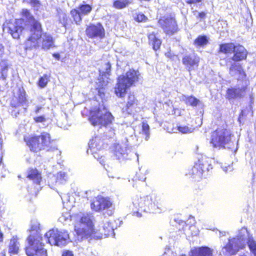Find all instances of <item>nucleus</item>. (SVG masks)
<instances>
[{"mask_svg": "<svg viewBox=\"0 0 256 256\" xmlns=\"http://www.w3.org/2000/svg\"><path fill=\"white\" fill-rule=\"evenodd\" d=\"M36 253H37V252H36L35 254H34L32 256H38ZM46 256H47V252L46 251Z\"/></svg>", "mask_w": 256, "mask_h": 256, "instance_id": "13d9d810", "label": "nucleus"}, {"mask_svg": "<svg viewBox=\"0 0 256 256\" xmlns=\"http://www.w3.org/2000/svg\"><path fill=\"white\" fill-rule=\"evenodd\" d=\"M136 102L137 101L135 98L133 94H130L128 96L126 106L128 108L132 107L134 104H136Z\"/></svg>", "mask_w": 256, "mask_h": 256, "instance_id": "4c0bfd02", "label": "nucleus"}, {"mask_svg": "<svg viewBox=\"0 0 256 256\" xmlns=\"http://www.w3.org/2000/svg\"><path fill=\"white\" fill-rule=\"evenodd\" d=\"M180 256H186V255L184 254H182Z\"/></svg>", "mask_w": 256, "mask_h": 256, "instance_id": "052dcab7", "label": "nucleus"}, {"mask_svg": "<svg viewBox=\"0 0 256 256\" xmlns=\"http://www.w3.org/2000/svg\"><path fill=\"white\" fill-rule=\"evenodd\" d=\"M70 14L74 18V21L76 24H78L82 20L81 13L77 10L74 9L71 10Z\"/></svg>", "mask_w": 256, "mask_h": 256, "instance_id": "c9c22d12", "label": "nucleus"}, {"mask_svg": "<svg viewBox=\"0 0 256 256\" xmlns=\"http://www.w3.org/2000/svg\"><path fill=\"white\" fill-rule=\"evenodd\" d=\"M44 108L42 106H36L34 110V113L36 114H40Z\"/></svg>", "mask_w": 256, "mask_h": 256, "instance_id": "de8ad7c7", "label": "nucleus"}, {"mask_svg": "<svg viewBox=\"0 0 256 256\" xmlns=\"http://www.w3.org/2000/svg\"><path fill=\"white\" fill-rule=\"evenodd\" d=\"M149 43L153 46L154 50H156L160 48L162 42L160 39L157 38L154 33L148 35Z\"/></svg>", "mask_w": 256, "mask_h": 256, "instance_id": "bb28decb", "label": "nucleus"}, {"mask_svg": "<svg viewBox=\"0 0 256 256\" xmlns=\"http://www.w3.org/2000/svg\"><path fill=\"white\" fill-rule=\"evenodd\" d=\"M99 96L102 98L104 96V90L103 88L100 89L98 91Z\"/></svg>", "mask_w": 256, "mask_h": 256, "instance_id": "3c124183", "label": "nucleus"}, {"mask_svg": "<svg viewBox=\"0 0 256 256\" xmlns=\"http://www.w3.org/2000/svg\"><path fill=\"white\" fill-rule=\"evenodd\" d=\"M59 20L60 23H61L62 25H64L66 23V15L64 13H60L59 14Z\"/></svg>", "mask_w": 256, "mask_h": 256, "instance_id": "37998d69", "label": "nucleus"}, {"mask_svg": "<svg viewBox=\"0 0 256 256\" xmlns=\"http://www.w3.org/2000/svg\"><path fill=\"white\" fill-rule=\"evenodd\" d=\"M26 102L27 100L24 89L22 88H20L18 96H14L10 102V106L14 108L11 111L12 115L14 117H17L22 110H23L24 112L26 111V108H24V106L26 104Z\"/></svg>", "mask_w": 256, "mask_h": 256, "instance_id": "f8f14e48", "label": "nucleus"}, {"mask_svg": "<svg viewBox=\"0 0 256 256\" xmlns=\"http://www.w3.org/2000/svg\"><path fill=\"white\" fill-rule=\"evenodd\" d=\"M235 46L232 43L222 44L220 45L219 52L224 54L233 52Z\"/></svg>", "mask_w": 256, "mask_h": 256, "instance_id": "c756f323", "label": "nucleus"}, {"mask_svg": "<svg viewBox=\"0 0 256 256\" xmlns=\"http://www.w3.org/2000/svg\"><path fill=\"white\" fill-rule=\"evenodd\" d=\"M102 143V142H101L100 140L98 137H96L90 140L88 143L90 150L92 152H94L97 150H100L101 149Z\"/></svg>", "mask_w": 256, "mask_h": 256, "instance_id": "b1692460", "label": "nucleus"}, {"mask_svg": "<svg viewBox=\"0 0 256 256\" xmlns=\"http://www.w3.org/2000/svg\"><path fill=\"white\" fill-rule=\"evenodd\" d=\"M24 140L30 150L37 152L42 150L46 149L47 151L58 152L57 148L50 146L52 140L50 135L47 132H42L39 136L30 138H25Z\"/></svg>", "mask_w": 256, "mask_h": 256, "instance_id": "39448f33", "label": "nucleus"}, {"mask_svg": "<svg viewBox=\"0 0 256 256\" xmlns=\"http://www.w3.org/2000/svg\"><path fill=\"white\" fill-rule=\"evenodd\" d=\"M139 73L134 70H130L126 74L118 77L115 93L119 97L122 98L126 94V90L132 86L138 79Z\"/></svg>", "mask_w": 256, "mask_h": 256, "instance_id": "6e6552de", "label": "nucleus"}, {"mask_svg": "<svg viewBox=\"0 0 256 256\" xmlns=\"http://www.w3.org/2000/svg\"><path fill=\"white\" fill-rule=\"evenodd\" d=\"M48 76L46 74H44L42 76L38 81V85L41 88H44L47 84L48 82Z\"/></svg>", "mask_w": 256, "mask_h": 256, "instance_id": "ea45409f", "label": "nucleus"}, {"mask_svg": "<svg viewBox=\"0 0 256 256\" xmlns=\"http://www.w3.org/2000/svg\"><path fill=\"white\" fill-rule=\"evenodd\" d=\"M110 71L111 64L108 62H105L102 64L100 68V76H102V78H104L103 76L107 78V76L110 75Z\"/></svg>", "mask_w": 256, "mask_h": 256, "instance_id": "a878e982", "label": "nucleus"}, {"mask_svg": "<svg viewBox=\"0 0 256 256\" xmlns=\"http://www.w3.org/2000/svg\"><path fill=\"white\" fill-rule=\"evenodd\" d=\"M230 74L235 76L238 80H242L245 78L246 74L241 65L239 63L234 62L231 64L229 70Z\"/></svg>", "mask_w": 256, "mask_h": 256, "instance_id": "f3484780", "label": "nucleus"}, {"mask_svg": "<svg viewBox=\"0 0 256 256\" xmlns=\"http://www.w3.org/2000/svg\"><path fill=\"white\" fill-rule=\"evenodd\" d=\"M202 166H204L203 160H199L193 166L191 170V176L193 178L198 180L202 176L204 170Z\"/></svg>", "mask_w": 256, "mask_h": 256, "instance_id": "412c9836", "label": "nucleus"}, {"mask_svg": "<svg viewBox=\"0 0 256 256\" xmlns=\"http://www.w3.org/2000/svg\"><path fill=\"white\" fill-rule=\"evenodd\" d=\"M202 0H188L187 3L189 4H195L201 2Z\"/></svg>", "mask_w": 256, "mask_h": 256, "instance_id": "864d4df0", "label": "nucleus"}, {"mask_svg": "<svg viewBox=\"0 0 256 256\" xmlns=\"http://www.w3.org/2000/svg\"><path fill=\"white\" fill-rule=\"evenodd\" d=\"M206 14L204 12H199L198 16H197L198 18H200L201 19H204L206 18Z\"/></svg>", "mask_w": 256, "mask_h": 256, "instance_id": "8fccbe9b", "label": "nucleus"}, {"mask_svg": "<svg viewBox=\"0 0 256 256\" xmlns=\"http://www.w3.org/2000/svg\"><path fill=\"white\" fill-rule=\"evenodd\" d=\"M91 208L96 212L106 210V213L108 216H112L114 210L112 202L110 198L102 196L96 198V200L92 203Z\"/></svg>", "mask_w": 256, "mask_h": 256, "instance_id": "ddd939ff", "label": "nucleus"}, {"mask_svg": "<svg viewBox=\"0 0 256 256\" xmlns=\"http://www.w3.org/2000/svg\"><path fill=\"white\" fill-rule=\"evenodd\" d=\"M68 179V174L64 172H60L56 176H53L50 178V181L52 184H54V181L56 183L63 184L65 183Z\"/></svg>", "mask_w": 256, "mask_h": 256, "instance_id": "4be33fe9", "label": "nucleus"}, {"mask_svg": "<svg viewBox=\"0 0 256 256\" xmlns=\"http://www.w3.org/2000/svg\"><path fill=\"white\" fill-rule=\"evenodd\" d=\"M24 2L30 4L32 6L38 8L40 6L39 0H24Z\"/></svg>", "mask_w": 256, "mask_h": 256, "instance_id": "a19ab883", "label": "nucleus"}, {"mask_svg": "<svg viewBox=\"0 0 256 256\" xmlns=\"http://www.w3.org/2000/svg\"><path fill=\"white\" fill-rule=\"evenodd\" d=\"M34 120L36 122H44L46 120V116L44 114L42 116H35L34 118Z\"/></svg>", "mask_w": 256, "mask_h": 256, "instance_id": "79ce46f5", "label": "nucleus"}, {"mask_svg": "<svg viewBox=\"0 0 256 256\" xmlns=\"http://www.w3.org/2000/svg\"><path fill=\"white\" fill-rule=\"evenodd\" d=\"M86 33L90 38L100 37L104 36V29L102 25L98 24L96 25H90L86 30Z\"/></svg>", "mask_w": 256, "mask_h": 256, "instance_id": "dca6fc26", "label": "nucleus"}, {"mask_svg": "<svg viewBox=\"0 0 256 256\" xmlns=\"http://www.w3.org/2000/svg\"><path fill=\"white\" fill-rule=\"evenodd\" d=\"M246 86H244L229 88L226 90V98L229 100L242 98L246 95Z\"/></svg>", "mask_w": 256, "mask_h": 256, "instance_id": "2eb2a0df", "label": "nucleus"}, {"mask_svg": "<svg viewBox=\"0 0 256 256\" xmlns=\"http://www.w3.org/2000/svg\"><path fill=\"white\" fill-rule=\"evenodd\" d=\"M163 256H178L176 253L168 249L163 254Z\"/></svg>", "mask_w": 256, "mask_h": 256, "instance_id": "c03bdc74", "label": "nucleus"}, {"mask_svg": "<svg viewBox=\"0 0 256 256\" xmlns=\"http://www.w3.org/2000/svg\"><path fill=\"white\" fill-rule=\"evenodd\" d=\"M178 131L182 134H187L192 132L193 129L186 126H178Z\"/></svg>", "mask_w": 256, "mask_h": 256, "instance_id": "58836bf2", "label": "nucleus"}, {"mask_svg": "<svg viewBox=\"0 0 256 256\" xmlns=\"http://www.w3.org/2000/svg\"><path fill=\"white\" fill-rule=\"evenodd\" d=\"M240 256H246V254H242V255H241Z\"/></svg>", "mask_w": 256, "mask_h": 256, "instance_id": "bf43d9fd", "label": "nucleus"}, {"mask_svg": "<svg viewBox=\"0 0 256 256\" xmlns=\"http://www.w3.org/2000/svg\"><path fill=\"white\" fill-rule=\"evenodd\" d=\"M158 24L168 35L172 36L178 31V26L175 19L172 18H162L159 20Z\"/></svg>", "mask_w": 256, "mask_h": 256, "instance_id": "4468645a", "label": "nucleus"}, {"mask_svg": "<svg viewBox=\"0 0 256 256\" xmlns=\"http://www.w3.org/2000/svg\"><path fill=\"white\" fill-rule=\"evenodd\" d=\"M114 119V118L111 113L108 112L103 104L100 105L98 108L92 111L89 118L92 125L104 126L111 124Z\"/></svg>", "mask_w": 256, "mask_h": 256, "instance_id": "1a4fd4ad", "label": "nucleus"}, {"mask_svg": "<svg viewBox=\"0 0 256 256\" xmlns=\"http://www.w3.org/2000/svg\"><path fill=\"white\" fill-rule=\"evenodd\" d=\"M199 58L194 55H186L182 60V62L189 71L194 68V66L197 67L199 62Z\"/></svg>", "mask_w": 256, "mask_h": 256, "instance_id": "a211bd4d", "label": "nucleus"}, {"mask_svg": "<svg viewBox=\"0 0 256 256\" xmlns=\"http://www.w3.org/2000/svg\"><path fill=\"white\" fill-rule=\"evenodd\" d=\"M40 230L38 223L36 222L32 226L30 234L27 238L28 246L26 247L27 256H32L37 251L38 256H46V250L42 245V236Z\"/></svg>", "mask_w": 256, "mask_h": 256, "instance_id": "7ed1b4c3", "label": "nucleus"}, {"mask_svg": "<svg viewBox=\"0 0 256 256\" xmlns=\"http://www.w3.org/2000/svg\"><path fill=\"white\" fill-rule=\"evenodd\" d=\"M94 217L91 214H84L75 226V230L78 236V240L94 238Z\"/></svg>", "mask_w": 256, "mask_h": 256, "instance_id": "0eeeda50", "label": "nucleus"}, {"mask_svg": "<svg viewBox=\"0 0 256 256\" xmlns=\"http://www.w3.org/2000/svg\"><path fill=\"white\" fill-rule=\"evenodd\" d=\"M28 178L32 180L36 184H40L41 180L40 174L36 169L30 170L28 173Z\"/></svg>", "mask_w": 256, "mask_h": 256, "instance_id": "c85d7f7f", "label": "nucleus"}, {"mask_svg": "<svg viewBox=\"0 0 256 256\" xmlns=\"http://www.w3.org/2000/svg\"><path fill=\"white\" fill-rule=\"evenodd\" d=\"M208 43V39L206 36H199L194 41V44L197 46H203Z\"/></svg>", "mask_w": 256, "mask_h": 256, "instance_id": "2f4dec72", "label": "nucleus"}, {"mask_svg": "<svg viewBox=\"0 0 256 256\" xmlns=\"http://www.w3.org/2000/svg\"><path fill=\"white\" fill-rule=\"evenodd\" d=\"M156 196L154 194H150L143 197L138 198L136 196L133 198L132 206L136 210H134V215L138 217H141L142 214L138 211L144 212H153L157 209L158 206V202L156 200Z\"/></svg>", "mask_w": 256, "mask_h": 256, "instance_id": "20e7f679", "label": "nucleus"}, {"mask_svg": "<svg viewBox=\"0 0 256 256\" xmlns=\"http://www.w3.org/2000/svg\"><path fill=\"white\" fill-rule=\"evenodd\" d=\"M140 134L144 136V138L146 140H148L150 137V126L148 124L144 122H142Z\"/></svg>", "mask_w": 256, "mask_h": 256, "instance_id": "473e14b6", "label": "nucleus"}, {"mask_svg": "<svg viewBox=\"0 0 256 256\" xmlns=\"http://www.w3.org/2000/svg\"><path fill=\"white\" fill-rule=\"evenodd\" d=\"M116 223V220L110 222H108L104 224L102 228L104 233L105 236H108L110 234H114V230L116 227L115 226L114 224Z\"/></svg>", "mask_w": 256, "mask_h": 256, "instance_id": "5701e85b", "label": "nucleus"}, {"mask_svg": "<svg viewBox=\"0 0 256 256\" xmlns=\"http://www.w3.org/2000/svg\"><path fill=\"white\" fill-rule=\"evenodd\" d=\"M132 3V0H116L113 2V6L116 9H123Z\"/></svg>", "mask_w": 256, "mask_h": 256, "instance_id": "7c9ffc66", "label": "nucleus"}, {"mask_svg": "<svg viewBox=\"0 0 256 256\" xmlns=\"http://www.w3.org/2000/svg\"><path fill=\"white\" fill-rule=\"evenodd\" d=\"M92 6L88 4H82L80 5L78 7V10L82 14H88L92 11Z\"/></svg>", "mask_w": 256, "mask_h": 256, "instance_id": "f704fd0d", "label": "nucleus"}, {"mask_svg": "<svg viewBox=\"0 0 256 256\" xmlns=\"http://www.w3.org/2000/svg\"><path fill=\"white\" fill-rule=\"evenodd\" d=\"M222 168H223V170L226 172H227L228 171L230 172L232 170V168L230 166H228L222 167Z\"/></svg>", "mask_w": 256, "mask_h": 256, "instance_id": "603ef678", "label": "nucleus"}, {"mask_svg": "<svg viewBox=\"0 0 256 256\" xmlns=\"http://www.w3.org/2000/svg\"><path fill=\"white\" fill-rule=\"evenodd\" d=\"M184 97L186 103L192 106H196L200 102L199 100L193 96H184Z\"/></svg>", "mask_w": 256, "mask_h": 256, "instance_id": "72a5a7b5", "label": "nucleus"}, {"mask_svg": "<svg viewBox=\"0 0 256 256\" xmlns=\"http://www.w3.org/2000/svg\"><path fill=\"white\" fill-rule=\"evenodd\" d=\"M19 246L16 236H13L9 244L8 252L12 254H17L19 250Z\"/></svg>", "mask_w": 256, "mask_h": 256, "instance_id": "393cba45", "label": "nucleus"}, {"mask_svg": "<svg viewBox=\"0 0 256 256\" xmlns=\"http://www.w3.org/2000/svg\"><path fill=\"white\" fill-rule=\"evenodd\" d=\"M189 220H190V223L192 224L195 223V220L194 218V217L192 216H190L189 218Z\"/></svg>", "mask_w": 256, "mask_h": 256, "instance_id": "5fc2aeb1", "label": "nucleus"}, {"mask_svg": "<svg viewBox=\"0 0 256 256\" xmlns=\"http://www.w3.org/2000/svg\"><path fill=\"white\" fill-rule=\"evenodd\" d=\"M248 244L250 250L256 256V242L250 234L246 228H242L239 231L238 235L229 240L228 243L224 248L230 255L235 254L240 249L244 248Z\"/></svg>", "mask_w": 256, "mask_h": 256, "instance_id": "f03ea898", "label": "nucleus"}, {"mask_svg": "<svg viewBox=\"0 0 256 256\" xmlns=\"http://www.w3.org/2000/svg\"><path fill=\"white\" fill-rule=\"evenodd\" d=\"M210 143L214 148H232L234 146L230 131L223 128H218L212 132Z\"/></svg>", "mask_w": 256, "mask_h": 256, "instance_id": "423d86ee", "label": "nucleus"}, {"mask_svg": "<svg viewBox=\"0 0 256 256\" xmlns=\"http://www.w3.org/2000/svg\"><path fill=\"white\" fill-rule=\"evenodd\" d=\"M44 238L51 245L63 246L68 243L69 236L66 231L52 229L45 234Z\"/></svg>", "mask_w": 256, "mask_h": 256, "instance_id": "9b49d317", "label": "nucleus"}, {"mask_svg": "<svg viewBox=\"0 0 256 256\" xmlns=\"http://www.w3.org/2000/svg\"><path fill=\"white\" fill-rule=\"evenodd\" d=\"M140 174L139 172H136V180H140L142 182H144L146 180V178L145 177V176L144 175H142V176H139Z\"/></svg>", "mask_w": 256, "mask_h": 256, "instance_id": "49530a36", "label": "nucleus"}, {"mask_svg": "<svg viewBox=\"0 0 256 256\" xmlns=\"http://www.w3.org/2000/svg\"><path fill=\"white\" fill-rule=\"evenodd\" d=\"M134 20L138 22H146L148 20V18L142 13L136 14L134 16Z\"/></svg>", "mask_w": 256, "mask_h": 256, "instance_id": "e433bc0d", "label": "nucleus"}, {"mask_svg": "<svg viewBox=\"0 0 256 256\" xmlns=\"http://www.w3.org/2000/svg\"><path fill=\"white\" fill-rule=\"evenodd\" d=\"M204 166H202V168H204V172L206 170L208 171L210 169L212 168L211 164H208L207 162H204Z\"/></svg>", "mask_w": 256, "mask_h": 256, "instance_id": "a18cd8bd", "label": "nucleus"}, {"mask_svg": "<svg viewBox=\"0 0 256 256\" xmlns=\"http://www.w3.org/2000/svg\"><path fill=\"white\" fill-rule=\"evenodd\" d=\"M234 54L231 58L234 62H238L244 60L247 56V52L246 48L242 46L236 45L233 52Z\"/></svg>", "mask_w": 256, "mask_h": 256, "instance_id": "6ab92c4d", "label": "nucleus"}, {"mask_svg": "<svg viewBox=\"0 0 256 256\" xmlns=\"http://www.w3.org/2000/svg\"><path fill=\"white\" fill-rule=\"evenodd\" d=\"M4 50V47L2 44H0V56L2 54Z\"/></svg>", "mask_w": 256, "mask_h": 256, "instance_id": "6e6d98bb", "label": "nucleus"}, {"mask_svg": "<svg viewBox=\"0 0 256 256\" xmlns=\"http://www.w3.org/2000/svg\"><path fill=\"white\" fill-rule=\"evenodd\" d=\"M190 252V256H213V250L208 246L194 248Z\"/></svg>", "mask_w": 256, "mask_h": 256, "instance_id": "aec40b11", "label": "nucleus"}, {"mask_svg": "<svg viewBox=\"0 0 256 256\" xmlns=\"http://www.w3.org/2000/svg\"><path fill=\"white\" fill-rule=\"evenodd\" d=\"M8 66L9 64L7 60H0V66L1 68V77L3 80H6L8 76Z\"/></svg>", "mask_w": 256, "mask_h": 256, "instance_id": "cd10ccee", "label": "nucleus"}, {"mask_svg": "<svg viewBox=\"0 0 256 256\" xmlns=\"http://www.w3.org/2000/svg\"><path fill=\"white\" fill-rule=\"evenodd\" d=\"M53 56L57 60H59L60 58V56L58 54H54Z\"/></svg>", "mask_w": 256, "mask_h": 256, "instance_id": "4d7b16f0", "label": "nucleus"}, {"mask_svg": "<svg viewBox=\"0 0 256 256\" xmlns=\"http://www.w3.org/2000/svg\"><path fill=\"white\" fill-rule=\"evenodd\" d=\"M62 256H74V254L72 251L66 250L64 252Z\"/></svg>", "mask_w": 256, "mask_h": 256, "instance_id": "09e8293b", "label": "nucleus"}, {"mask_svg": "<svg viewBox=\"0 0 256 256\" xmlns=\"http://www.w3.org/2000/svg\"><path fill=\"white\" fill-rule=\"evenodd\" d=\"M22 18L16 20L14 22L4 25V31L10 33L14 38H20L22 31L30 32V36L26 42V49L36 48L39 46L40 38L42 36V48L48 50L54 46L53 38L46 33L42 34V28L40 22L36 20L27 9L22 11Z\"/></svg>", "mask_w": 256, "mask_h": 256, "instance_id": "f257e3e1", "label": "nucleus"}, {"mask_svg": "<svg viewBox=\"0 0 256 256\" xmlns=\"http://www.w3.org/2000/svg\"><path fill=\"white\" fill-rule=\"evenodd\" d=\"M114 147V156L120 161L136 158L137 161L138 162V154L132 150L126 138L120 142L115 144Z\"/></svg>", "mask_w": 256, "mask_h": 256, "instance_id": "9d476101", "label": "nucleus"}]
</instances>
